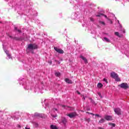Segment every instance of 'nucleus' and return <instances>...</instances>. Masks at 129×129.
I'll return each mask as SVG.
<instances>
[{"instance_id":"obj_1","label":"nucleus","mask_w":129,"mask_h":129,"mask_svg":"<svg viewBox=\"0 0 129 129\" xmlns=\"http://www.w3.org/2000/svg\"><path fill=\"white\" fill-rule=\"evenodd\" d=\"M28 49L29 50H36L38 49V45L36 43L29 44L28 46Z\"/></svg>"},{"instance_id":"obj_2","label":"nucleus","mask_w":129,"mask_h":129,"mask_svg":"<svg viewBox=\"0 0 129 129\" xmlns=\"http://www.w3.org/2000/svg\"><path fill=\"white\" fill-rule=\"evenodd\" d=\"M118 87L122 88L123 89H127L128 88V85L126 83H122V84L118 85Z\"/></svg>"},{"instance_id":"obj_3","label":"nucleus","mask_w":129,"mask_h":129,"mask_svg":"<svg viewBox=\"0 0 129 129\" xmlns=\"http://www.w3.org/2000/svg\"><path fill=\"white\" fill-rule=\"evenodd\" d=\"M114 111L117 115H121L122 114V112L121 109L119 108H116L114 109Z\"/></svg>"},{"instance_id":"obj_4","label":"nucleus","mask_w":129,"mask_h":129,"mask_svg":"<svg viewBox=\"0 0 129 129\" xmlns=\"http://www.w3.org/2000/svg\"><path fill=\"white\" fill-rule=\"evenodd\" d=\"M67 116H69V117H70V118H73L75 117L76 116H77V113L76 112H72L71 113L68 114Z\"/></svg>"},{"instance_id":"obj_5","label":"nucleus","mask_w":129,"mask_h":129,"mask_svg":"<svg viewBox=\"0 0 129 129\" xmlns=\"http://www.w3.org/2000/svg\"><path fill=\"white\" fill-rule=\"evenodd\" d=\"M54 49L59 54H64V50L58 48L57 47H54Z\"/></svg>"},{"instance_id":"obj_6","label":"nucleus","mask_w":129,"mask_h":129,"mask_svg":"<svg viewBox=\"0 0 129 129\" xmlns=\"http://www.w3.org/2000/svg\"><path fill=\"white\" fill-rule=\"evenodd\" d=\"M110 75H111V77H112V78H114V79L115 78H117V77H118V75H117V74L114 72H112Z\"/></svg>"},{"instance_id":"obj_7","label":"nucleus","mask_w":129,"mask_h":129,"mask_svg":"<svg viewBox=\"0 0 129 129\" xmlns=\"http://www.w3.org/2000/svg\"><path fill=\"white\" fill-rule=\"evenodd\" d=\"M80 58H81L82 60H83L84 62H85V64H87L88 63V60L86 58L84 57L82 55H81Z\"/></svg>"},{"instance_id":"obj_8","label":"nucleus","mask_w":129,"mask_h":129,"mask_svg":"<svg viewBox=\"0 0 129 129\" xmlns=\"http://www.w3.org/2000/svg\"><path fill=\"white\" fill-rule=\"evenodd\" d=\"M106 120H112V116L109 115H105L104 117Z\"/></svg>"},{"instance_id":"obj_9","label":"nucleus","mask_w":129,"mask_h":129,"mask_svg":"<svg viewBox=\"0 0 129 129\" xmlns=\"http://www.w3.org/2000/svg\"><path fill=\"white\" fill-rule=\"evenodd\" d=\"M65 81L67 83H68L69 84H73V82L72 81V80H71L68 78H66Z\"/></svg>"},{"instance_id":"obj_10","label":"nucleus","mask_w":129,"mask_h":129,"mask_svg":"<svg viewBox=\"0 0 129 129\" xmlns=\"http://www.w3.org/2000/svg\"><path fill=\"white\" fill-rule=\"evenodd\" d=\"M35 116H37L38 117H41V118H43V117H44V114L36 113L35 114Z\"/></svg>"},{"instance_id":"obj_11","label":"nucleus","mask_w":129,"mask_h":129,"mask_svg":"<svg viewBox=\"0 0 129 129\" xmlns=\"http://www.w3.org/2000/svg\"><path fill=\"white\" fill-rule=\"evenodd\" d=\"M101 16H104V17H105V18H106V19H107V16L106 15H104V14H102V13H99V15H96V17H101Z\"/></svg>"},{"instance_id":"obj_12","label":"nucleus","mask_w":129,"mask_h":129,"mask_svg":"<svg viewBox=\"0 0 129 129\" xmlns=\"http://www.w3.org/2000/svg\"><path fill=\"white\" fill-rule=\"evenodd\" d=\"M89 99L91 100V102L92 103H93V104H94L95 105H96V104H97L95 102V101H94V100H93L92 99V98H89Z\"/></svg>"},{"instance_id":"obj_13","label":"nucleus","mask_w":129,"mask_h":129,"mask_svg":"<svg viewBox=\"0 0 129 129\" xmlns=\"http://www.w3.org/2000/svg\"><path fill=\"white\" fill-rule=\"evenodd\" d=\"M50 128L51 129H58V127L56 126V125H54L53 124H51L50 125Z\"/></svg>"},{"instance_id":"obj_14","label":"nucleus","mask_w":129,"mask_h":129,"mask_svg":"<svg viewBox=\"0 0 129 129\" xmlns=\"http://www.w3.org/2000/svg\"><path fill=\"white\" fill-rule=\"evenodd\" d=\"M61 121L63 124H66V122H67V121L66 120V119L65 118H63L61 120Z\"/></svg>"},{"instance_id":"obj_15","label":"nucleus","mask_w":129,"mask_h":129,"mask_svg":"<svg viewBox=\"0 0 129 129\" xmlns=\"http://www.w3.org/2000/svg\"><path fill=\"white\" fill-rule=\"evenodd\" d=\"M115 36H117L119 38H121V35H119V33H118V32H115Z\"/></svg>"},{"instance_id":"obj_16","label":"nucleus","mask_w":129,"mask_h":129,"mask_svg":"<svg viewBox=\"0 0 129 129\" xmlns=\"http://www.w3.org/2000/svg\"><path fill=\"white\" fill-rule=\"evenodd\" d=\"M102 86H103V85H102V84L99 83L97 84V87H98V88H101V87H102Z\"/></svg>"},{"instance_id":"obj_17","label":"nucleus","mask_w":129,"mask_h":129,"mask_svg":"<svg viewBox=\"0 0 129 129\" xmlns=\"http://www.w3.org/2000/svg\"><path fill=\"white\" fill-rule=\"evenodd\" d=\"M105 121V120L104 118H101L99 121V122L100 123H103Z\"/></svg>"},{"instance_id":"obj_18","label":"nucleus","mask_w":129,"mask_h":129,"mask_svg":"<svg viewBox=\"0 0 129 129\" xmlns=\"http://www.w3.org/2000/svg\"><path fill=\"white\" fill-rule=\"evenodd\" d=\"M13 39L16 41H20V40H21V39L19 37H13Z\"/></svg>"},{"instance_id":"obj_19","label":"nucleus","mask_w":129,"mask_h":129,"mask_svg":"<svg viewBox=\"0 0 129 129\" xmlns=\"http://www.w3.org/2000/svg\"><path fill=\"white\" fill-rule=\"evenodd\" d=\"M104 40H105L106 41H107L108 43L110 42V40H109V39H108L106 37H104Z\"/></svg>"},{"instance_id":"obj_20","label":"nucleus","mask_w":129,"mask_h":129,"mask_svg":"<svg viewBox=\"0 0 129 129\" xmlns=\"http://www.w3.org/2000/svg\"><path fill=\"white\" fill-rule=\"evenodd\" d=\"M109 125H111L112 126H113V127H114V126H115V124L113 123H109Z\"/></svg>"},{"instance_id":"obj_21","label":"nucleus","mask_w":129,"mask_h":129,"mask_svg":"<svg viewBox=\"0 0 129 129\" xmlns=\"http://www.w3.org/2000/svg\"><path fill=\"white\" fill-rule=\"evenodd\" d=\"M55 76H56L57 77H59V76H60V73H56L55 74Z\"/></svg>"},{"instance_id":"obj_22","label":"nucleus","mask_w":129,"mask_h":129,"mask_svg":"<svg viewBox=\"0 0 129 129\" xmlns=\"http://www.w3.org/2000/svg\"><path fill=\"white\" fill-rule=\"evenodd\" d=\"M8 57H9V59H10V58H12V56L11 55V54L9 53H6Z\"/></svg>"},{"instance_id":"obj_23","label":"nucleus","mask_w":129,"mask_h":129,"mask_svg":"<svg viewBox=\"0 0 129 129\" xmlns=\"http://www.w3.org/2000/svg\"><path fill=\"white\" fill-rule=\"evenodd\" d=\"M114 79L116 80V81H120V79H119V78H118V77H117V78H115Z\"/></svg>"},{"instance_id":"obj_24","label":"nucleus","mask_w":129,"mask_h":129,"mask_svg":"<svg viewBox=\"0 0 129 129\" xmlns=\"http://www.w3.org/2000/svg\"><path fill=\"white\" fill-rule=\"evenodd\" d=\"M89 19L91 22H94V19H93V18L90 17Z\"/></svg>"},{"instance_id":"obj_25","label":"nucleus","mask_w":129,"mask_h":129,"mask_svg":"<svg viewBox=\"0 0 129 129\" xmlns=\"http://www.w3.org/2000/svg\"><path fill=\"white\" fill-rule=\"evenodd\" d=\"M97 94L99 95V96H100V97H101V98H102V96H101L100 92H98Z\"/></svg>"},{"instance_id":"obj_26","label":"nucleus","mask_w":129,"mask_h":129,"mask_svg":"<svg viewBox=\"0 0 129 129\" xmlns=\"http://www.w3.org/2000/svg\"><path fill=\"white\" fill-rule=\"evenodd\" d=\"M104 81H105V82L106 83H108V82L107 81V79L105 78L104 79Z\"/></svg>"},{"instance_id":"obj_27","label":"nucleus","mask_w":129,"mask_h":129,"mask_svg":"<svg viewBox=\"0 0 129 129\" xmlns=\"http://www.w3.org/2000/svg\"><path fill=\"white\" fill-rule=\"evenodd\" d=\"M86 121H87L88 122H89L90 121V118L89 119H86Z\"/></svg>"},{"instance_id":"obj_28","label":"nucleus","mask_w":129,"mask_h":129,"mask_svg":"<svg viewBox=\"0 0 129 129\" xmlns=\"http://www.w3.org/2000/svg\"><path fill=\"white\" fill-rule=\"evenodd\" d=\"M95 116H98L99 117H101V116H100L99 114H96Z\"/></svg>"},{"instance_id":"obj_29","label":"nucleus","mask_w":129,"mask_h":129,"mask_svg":"<svg viewBox=\"0 0 129 129\" xmlns=\"http://www.w3.org/2000/svg\"><path fill=\"white\" fill-rule=\"evenodd\" d=\"M100 23L101 24H102V25H105V23H104V22L101 21V22H100Z\"/></svg>"},{"instance_id":"obj_30","label":"nucleus","mask_w":129,"mask_h":129,"mask_svg":"<svg viewBox=\"0 0 129 129\" xmlns=\"http://www.w3.org/2000/svg\"><path fill=\"white\" fill-rule=\"evenodd\" d=\"M17 31L19 33H22V31H21V30L18 29Z\"/></svg>"},{"instance_id":"obj_31","label":"nucleus","mask_w":129,"mask_h":129,"mask_svg":"<svg viewBox=\"0 0 129 129\" xmlns=\"http://www.w3.org/2000/svg\"><path fill=\"white\" fill-rule=\"evenodd\" d=\"M76 93H78L79 95H80V91H77Z\"/></svg>"},{"instance_id":"obj_32","label":"nucleus","mask_w":129,"mask_h":129,"mask_svg":"<svg viewBox=\"0 0 129 129\" xmlns=\"http://www.w3.org/2000/svg\"><path fill=\"white\" fill-rule=\"evenodd\" d=\"M48 63H49V64H50V65H51V64H52V61L50 60V61H48Z\"/></svg>"},{"instance_id":"obj_33","label":"nucleus","mask_w":129,"mask_h":129,"mask_svg":"<svg viewBox=\"0 0 129 129\" xmlns=\"http://www.w3.org/2000/svg\"><path fill=\"white\" fill-rule=\"evenodd\" d=\"M9 38H11V39H13V38H14V37H13V36H12L11 35H9Z\"/></svg>"},{"instance_id":"obj_34","label":"nucleus","mask_w":129,"mask_h":129,"mask_svg":"<svg viewBox=\"0 0 129 129\" xmlns=\"http://www.w3.org/2000/svg\"><path fill=\"white\" fill-rule=\"evenodd\" d=\"M61 107H66V106L64 105H61Z\"/></svg>"},{"instance_id":"obj_35","label":"nucleus","mask_w":129,"mask_h":129,"mask_svg":"<svg viewBox=\"0 0 129 129\" xmlns=\"http://www.w3.org/2000/svg\"><path fill=\"white\" fill-rule=\"evenodd\" d=\"M98 129H104V128H102V127H98Z\"/></svg>"},{"instance_id":"obj_36","label":"nucleus","mask_w":129,"mask_h":129,"mask_svg":"<svg viewBox=\"0 0 129 129\" xmlns=\"http://www.w3.org/2000/svg\"><path fill=\"white\" fill-rule=\"evenodd\" d=\"M15 30H16V31H18V28L17 27H15Z\"/></svg>"},{"instance_id":"obj_37","label":"nucleus","mask_w":129,"mask_h":129,"mask_svg":"<svg viewBox=\"0 0 129 129\" xmlns=\"http://www.w3.org/2000/svg\"><path fill=\"white\" fill-rule=\"evenodd\" d=\"M54 109H55L56 111H58V109H57V108H54Z\"/></svg>"},{"instance_id":"obj_38","label":"nucleus","mask_w":129,"mask_h":129,"mask_svg":"<svg viewBox=\"0 0 129 129\" xmlns=\"http://www.w3.org/2000/svg\"><path fill=\"white\" fill-rule=\"evenodd\" d=\"M83 100H85V97H84V96H83Z\"/></svg>"},{"instance_id":"obj_39","label":"nucleus","mask_w":129,"mask_h":129,"mask_svg":"<svg viewBox=\"0 0 129 129\" xmlns=\"http://www.w3.org/2000/svg\"><path fill=\"white\" fill-rule=\"evenodd\" d=\"M71 110H74V108H72L71 109Z\"/></svg>"},{"instance_id":"obj_40","label":"nucleus","mask_w":129,"mask_h":129,"mask_svg":"<svg viewBox=\"0 0 129 129\" xmlns=\"http://www.w3.org/2000/svg\"><path fill=\"white\" fill-rule=\"evenodd\" d=\"M18 127H20V128H21V125H18Z\"/></svg>"},{"instance_id":"obj_41","label":"nucleus","mask_w":129,"mask_h":129,"mask_svg":"<svg viewBox=\"0 0 129 129\" xmlns=\"http://www.w3.org/2000/svg\"><path fill=\"white\" fill-rule=\"evenodd\" d=\"M53 117H56L57 116V115H55V116H52Z\"/></svg>"},{"instance_id":"obj_42","label":"nucleus","mask_w":129,"mask_h":129,"mask_svg":"<svg viewBox=\"0 0 129 129\" xmlns=\"http://www.w3.org/2000/svg\"><path fill=\"white\" fill-rule=\"evenodd\" d=\"M91 114H92L93 115H94V114L92 113H91Z\"/></svg>"},{"instance_id":"obj_43","label":"nucleus","mask_w":129,"mask_h":129,"mask_svg":"<svg viewBox=\"0 0 129 129\" xmlns=\"http://www.w3.org/2000/svg\"><path fill=\"white\" fill-rule=\"evenodd\" d=\"M58 64H60V62L58 61Z\"/></svg>"},{"instance_id":"obj_44","label":"nucleus","mask_w":129,"mask_h":129,"mask_svg":"<svg viewBox=\"0 0 129 129\" xmlns=\"http://www.w3.org/2000/svg\"><path fill=\"white\" fill-rule=\"evenodd\" d=\"M111 24H112V21H111Z\"/></svg>"},{"instance_id":"obj_45","label":"nucleus","mask_w":129,"mask_h":129,"mask_svg":"<svg viewBox=\"0 0 129 129\" xmlns=\"http://www.w3.org/2000/svg\"><path fill=\"white\" fill-rule=\"evenodd\" d=\"M123 33H125V31H123Z\"/></svg>"}]
</instances>
